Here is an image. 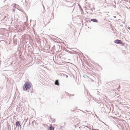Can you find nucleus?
Masks as SVG:
<instances>
[{"label":"nucleus","mask_w":130,"mask_h":130,"mask_svg":"<svg viewBox=\"0 0 130 130\" xmlns=\"http://www.w3.org/2000/svg\"><path fill=\"white\" fill-rule=\"evenodd\" d=\"M31 86L32 84L31 83L28 82H26L24 85L23 90L24 91H27L31 88Z\"/></svg>","instance_id":"1"},{"label":"nucleus","mask_w":130,"mask_h":130,"mask_svg":"<svg viewBox=\"0 0 130 130\" xmlns=\"http://www.w3.org/2000/svg\"><path fill=\"white\" fill-rule=\"evenodd\" d=\"M114 42L116 44H122L123 45H124V43L122 42V41L118 39L114 41Z\"/></svg>","instance_id":"2"},{"label":"nucleus","mask_w":130,"mask_h":130,"mask_svg":"<svg viewBox=\"0 0 130 130\" xmlns=\"http://www.w3.org/2000/svg\"><path fill=\"white\" fill-rule=\"evenodd\" d=\"M48 118L49 119V120L52 123H54L55 122V119L51 118V117L49 116L48 117Z\"/></svg>","instance_id":"3"},{"label":"nucleus","mask_w":130,"mask_h":130,"mask_svg":"<svg viewBox=\"0 0 130 130\" xmlns=\"http://www.w3.org/2000/svg\"><path fill=\"white\" fill-rule=\"evenodd\" d=\"M85 127L88 128H89V127L88 126H85L84 125L82 127H79V128H80V130H87V129L85 128Z\"/></svg>","instance_id":"4"},{"label":"nucleus","mask_w":130,"mask_h":130,"mask_svg":"<svg viewBox=\"0 0 130 130\" xmlns=\"http://www.w3.org/2000/svg\"><path fill=\"white\" fill-rule=\"evenodd\" d=\"M15 125L17 127H19L20 126L21 127V125L19 121H17L15 123Z\"/></svg>","instance_id":"5"},{"label":"nucleus","mask_w":130,"mask_h":130,"mask_svg":"<svg viewBox=\"0 0 130 130\" xmlns=\"http://www.w3.org/2000/svg\"><path fill=\"white\" fill-rule=\"evenodd\" d=\"M54 84L56 85L59 86V84L58 80H56Z\"/></svg>","instance_id":"6"},{"label":"nucleus","mask_w":130,"mask_h":130,"mask_svg":"<svg viewBox=\"0 0 130 130\" xmlns=\"http://www.w3.org/2000/svg\"><path fill=\"white\" fill-rule=\"evenodd\" d=\"M54 127L52 125L50 126L48 128L49 130H54Z\"/></svg>","instance_id":"7"},{"label":"nucleus","mask_w":130,"mask_h":130,"mask_svg":"<svg viewBox=\"0 0 130 130\" xmlns=\"http://www.w3.org/2000/svg\"><path fill=\"white\" fill-rule=\"evenodd\" d=\"M91 21L94 22H98L97 20L95 19H91Z\"/></svg>","instance_id":"8"},{"label":"nucleus","mask_w":130,"mask_h":130,"mask_svg":"<svg viewBox=\"0 0 130 130\" xmlns=\"http://www.w3.org/2000/svg\"><path fill=\"white\" fill-rule=\"evenodd\" d=\"M86 115H88V116L89 115H90V114L89 113H86Z\"/></svg>","instance_id":"9"},{"label":"nucleus","mask_w":130,"mask_h":130,"mask_svg":"<svg viewBox=\"0 0 130 130\" xmlns=\"http://www.w3.org/2000/svg\"><path fill=\"white\" fill-rule=\"evenodd\" d=\"M80 111H82V112H84V113H86V112H84V111H83V110H80Z\"/></svg>","instance_id":"10"},{"label":"nucleus","mask_w":130,"mask_h":130,"mask_svg":"<svg viewBox=\"0 0 130 130\" xmlns=\"http://www.w3.org/2000/svg\"><path fill=\"white\" fill-rule=\"evenodd\" d=\"M77 125H76L75 126V128L76 127H78V126Z\"/></svg>","instance_id":"11"},{"label":"nucleus","mask_w":130,"mask_h":130,"mask_svg":"<svg viewBox=\"0 0 130 130\" xmlns=\"http://www.w3.org/2000/svg\"><path fill=\"white\" fill-rule=\"evenodd\" d=\"M66 78H67L68 77V75H66Z\"/></svg>","instance_id":"12"},{"label":"nucleus","mask_w":130,"mask_h":130,"mask_svg":"<svg viewBox=\"0 0 130 130\" xmlns=\"http://www.w3.org/2000/svg\"><path fill=\"white\" fill-rule=\"evenodd\" d=\"M7 0H5L4 1V3H5V2Z\"/></svg>","instance_id":"13"},{"label":"nucleus","mask_w":130,"mask_h":130,"mask_svg":"<svg viewBox=\"0 0 130 130\" xmlns=\"http://www.w3.org/2000/svg\"><path fill=\"white\" fill-rule=\"evenodd\" d=\"M13 11H15L14 9H13Z\"/></svg>","instance_id":"14"},{"label":"nucleus","mask_w":130,"mask_h":130,"mask_svg":"<svg viewBox=\"0 0 130 130\" xmlns=\"http://www.w3.org/2000/svg\"><path fill=\"white\" fill-rule=\"evenodd\" d=\"M32 89H33V88L32 89V90L31 91V93H32Z\"/></svg>","instance_id":"15"},{"label":"nucleus","mask_w":130,"mask_h":130,"mask_svg":"<svg viewBox=\"0 0 130 130\" xmlns=\"http://www.w3.org/2000/svg\"><path fill=\"white\" fill-rule=\"evenodd\" d=\"M43 7L44 8V9H45V8H44V7L43 6Z\"/></svg>","instance_id":"16"},{"label":"nucleus","mask_w":130,"mask_h":130,"mask_svg":"<svg viewBox=\"0 0 130 130\" xmlns=\"http://www.w3.org/2000/svg\"><path fill=\"white\" fill-rule=\"evenodd\" d=\"M114 17L115 18H116V17L115 16H114Z\"/></svg>","instance_id":"17"},{"label":"nucleus","mask_w":130,"mask_h":130,"mask_svg":"<svg viewBox=\"0 0 130 130\" xmlns=\"http://www.w3.org/2000/svg\"><path fill=\"white\" fill-rule=\"evenodd\" d=\"M92 82H94V81H93V80H92Z\"/></svg>","instance_id":"18"},{"label":"nucleus","mask_w":130,"mask_h":130,"mask_svg":"<svg viewBox=\"0 0 130 130\" xmlns=\"http://www.w3.org/2000/svg\"><path fill=\"white\" fill-rule=\"evenodd\" d=\"M3 41V40L1 41H0V42H1V41Z\"/></svg>","instance_id":"19"},{"label":"nucleus","mask_w":130,"mask_h":130,"mask_svg":"<svg viewBox=\"0 0 130 130\" xmlns=\"http://www.w3.org/2000/svg\"><path fill=\"white\" fill-rule=\"evenodd\" d=\"M74 95H72V96H74Z\"/></svg>","instance_id":"20"},{"label":"nucleus","mask_w":130,"mask_h":130,"mask_svg":"<svg viewBox=\"0 0 130 130\" xmlns=\"http://www.w3.org/2000/svg\"><path fill=\"white\" fill-rule=\"evenodd\" d=\"M86 111H87V110H86Z\"/></svg>","instance_id":"21"},{"label":"nucleus","mask_w":130,"mask_h":130,"mask_svg":"<svg viewBox=\"0 0 130 130\" xmlns=\"http://www.w3.org/2000/svg\"><path fill=\"white\" fill-rule=\"evenodd\" d=\"M75 110H73V111H74Z\"/></svg>","instance_id":"22"}]
</instances>
